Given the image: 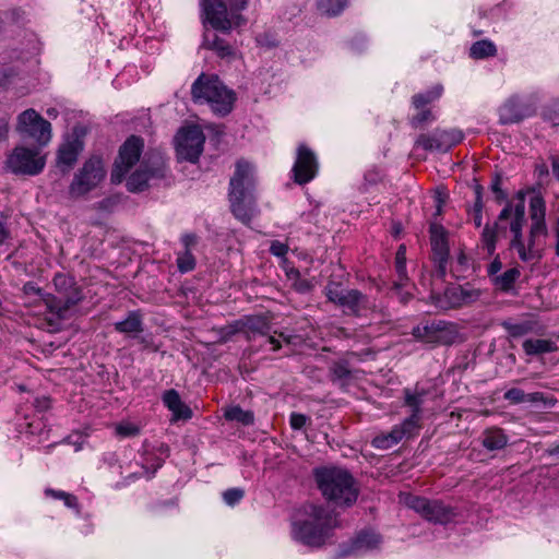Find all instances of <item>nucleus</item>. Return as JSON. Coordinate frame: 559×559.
<instances>
[{
    "mask_svg": "<svg viewBox=\"0 0 559 559\" xmlns=\"http://www.w3.org/2000/svg\"><path fill=\"white\" fill-rule=\"evenodd\" d=\"M469 267V259L463 250H461L451 264V272L456 278L464 277V273Z\"/></svg>",
    "mask_w": 559,
    "mask_h": 559,
    "instance_id": "c03bdc74",
    "label": "nucleus"
},
{
    "mask_svg": "<svg viewBox=\"0 0 559 559\" xmlns=\"http://www.w3.org/2000/svg\"><path fill=\"white\" fill-rule=\"evenodd\" d=\"M480 441L487 451H500L508 445L509 437L502 428L489 427L483 431Z\"/></svg>",
    "mask_w": 559,
    "mask_h": 559,
    "instance_id": "c85d7f7f",
    "label": "nucleus"
},
{
    "mask_svg": "<svg viewBox=\"0 0 559 559\" xmlns=\"http://www.w3.org/2000/svg\"><path fill=\"white\" fill-rule=\"evenodd\" d=\"M206 48L227 62H233L238 58L237 49L217 35H214L212 40L206 39Z\"/></svg>",
    "mask_w": 559,
    "mask_h": 559,
    "instance_id": "c756f323",
    "label": "nucleus"
},
{
    "mask_svg": "<svg viewBox=\"0 0 559 559\" xmlns=\"http://www.w3.org/2000/svg\"><path fill=\"white\" fill-rule=\"evenodd\" d=\"M503 399L511 404L525 403V392L519 388H511L504 392Z\"/></svg>",
    "mask_w": 559,
    "mask_h": 559,
    "instance_id": "3c124183",
    "label": "nucleus"
},
{
    "mask_svg": "<svg viewBox=\"0 0 559 559\" xmlns=\"http://www.w3.org/2000/svg\"><path fill=\"white\" fill-rule=\"evenodd\" d=\"M292 287L299 294H308L313 289L314 284L310 280L300 276L295 283H292Z\"/></svg>",
    "mask_w": 559,
    "mask_h": 559,
    "instance_id": "6e6d98bb",
    "label": "nucleus"
},
{
    "mask_svg": "<svg viewBox=\"0 0 559 559\" xmlns=\"http://www.w3.org/2000/svg\"><path fill=\"white\" fill-rule=\"evenodd\" d=\"M443 93V86L437 84L431 88L417 93L412 97V106L414 108L429 107L430 104L438 100Z\"/></svg>",
    "mask_w": 559,
    "mask_h": 559,
    "instance_id": "473e14b6",
    "label": "nucleus"
},
{
    "mask_svg": "<svg viewBox=\"0 0 559 559\" xmlns=\"http://www.w3.org/2000/svg\"><path fill=\"white\" fill-rule=\"evenodd\" d=\"M497 55L496 45L489 39L475 41L469 48V57L473 59H485Z\"/></svg>",
    "mask_w": 559,
    "mask_h": 559,
    "instance_id": "e433bc0d",
    "label": "nucleus"
},
{
    "mask_svg": "<svg viewBox=\"0 0 559 559\" xmlns=\"http://www.w3.org/2000/svg\"><path fill=\"white\" fill-rule=\"evenodd\" d=\"M502 176L496 173L491 179L490 190L495 194V200L497 203H502L507 201L508 194L502 189Z\"/></svg>",
    "mask_w": 559,
    "mask_h": 559,
    "instance_id": "49530a36",
    "label": "nucleus"
},
{
    "mask_svg": "<svg viewBox=\"0 0 559 559\" xmlns=\"http://www.w3.org/2000/svg\"><path fill=\"white\" fill-rule=\"evenodd\" d=\"M249 0H227L230 16L234 20L235 26L246 24V19L240 14L241 11L246 10Z\"/></svg>",
    "mask_w": 559,
    "mask_h": 559,
    "instance_id": "37998d69",
    "label": "nucleus"
},
{
    "mask_svg": "<svg viewBox=\"0 0 559 559\" xmlns=\"http://www.w3.org/2000/svg\"><path fill=\"white\" fill-rule=\"evenodd\" d=\"M164 405L173 413L174 419H190L192 411L180 399L179 393L175 389H170L163 394Z\"/></svg>",
    "mask_w": 559,
    "mask_h": 559,
    "instance_id": "cd10ccee",
    "label": "nucleus"
},
{
    "mask_svg": "<svg viewBox=\"0 0 559 559\" xmlns=\"http://www.w3.org/2000/svg\"><path fill=\"white\" fill-rule=\"evenodd\" d=\"M352 378V370L349 362L347 360H337L332 364L330 367V379L334 383H340L341 386H344L348 383Z\"/></svg>",
    "mask_w": 559,
    "mask_h": 559,
    "instance_id": "72a5a7b5",
    "label": "nucleus"
},
{
    "mask_svg": "<svg viewBox=\"0 0 559 559\" xmlns=\"http://www.w3.org/2000/svg\"><path fill=\"white\" fill-rule=\"evenodd\" d=\"M86 134L84 127L76 126L73 128V135L71 139L66 140L58 148L57 152V166L66 174L76 163L80 153L83 150L82 136Z\"/></svg>",
    "mask_w": 559,
    "mask_h": 559,
    "instance_id": "6ab92c4d",
    "label": "nucleus"
},
{
    "mask_svg": "<svg viewBox=\"0 0 559 559\" xmlns=\"http://www.w3.org/2000/svg\"><path fill=\"white\" fill-rule=\"evenodd\" d=\"M337 527L340 520L334 511L325 506L311 503L305 508L304 519L292 522L290 535L295 542L319 549L331 542Z\"/></svg>",
    "mask_w": 559,
    "mask_h": 559,
    "instance_id": "f03ea898",
    "label": "nucleus"
},
{
    "mask_svg": "<svg viewBox=\"0 0 559 559\" xmlns=\"http://www.w3.org/2000/svg\"><path fill=\"white\" fill-rule=\"evenodd\" d=\"M245 497V490L239 487H234L225 490L223 492V500L229 507H235Z\"/></svg>",
    "mask_w": 559,
    "mask_h": 559,
    "instance_id": "de8ad7c7",
    "label": "nucleus"
},
{
    "mask_svg": "<svg viewBox=\"0 0 559 559\" xmlns=\"http://www.w3.org/2000/svg\"><path fill=\"white\" fill-rule=\"evenodd\" d=\"M349 289H345L338 282L330 281L324 287V295L330 302L338 306Z\"/></svg>",
    "mask_w": 559,
    "mask_h": 559,
    "instance_id": "79ce46f5",
    "label": "nucleus"
},
{
    "mask_svg": "<svg viewBox=\"0 0 559 559\" xmlns=\"http://www.w3.org/2000/svg\"><path fill=\"white\" fill-rule=\"evenodd\" d=\"M224 417L228 421H237L243 426L254 424V414L251 411H245L240 406H231L224 413Z\"/></svg>",
    "mask_w": 559,
    "mask_h": 559,
    "instance_id": "58836bf2",
    "label": "nucleus"
},
{
    "mask_svg": "<svg viewBox=\"0 0 559 559\" xmlns=\"http://www.w3.org/2000/svg\"><path fill=\"white\" fill-rule=\"evenodd\" d=\"M368 306L367 295L358 289H349L337 307L342 308L347 316L359 317L362 310L368 309Z\"/></svg>",
    "mask_w": 559,
    "mask_h": 559,
    "instance_id": "a878e982",
    "label": "nucleus"
},
{
    "mask_svg": "<svg viewBox=\"0 0 559 559\" xmlns=\"http://www.w3.org/2000/svg\"><path fill=\"white\" fill-rule=\"evenodd\" d=\"M241 326L247 329L246 338L248 341H253L255 335H267L271 330L270 323L259 316L247 317L245 321H241Z\"/></svg>",
    "mask_w": 559,
    "mask_h": 559,
    "instance_id": "7c9ffc66",
    "label": "nucleus"
},
{
    "mask_svg": "<svg viewBox=\"0 0 559 559\" xmlns=\"http://www.w3.org/2000/svg\"><path fill=\"white\" fill-rule=\"evenodd\" d=\"M404 405L411 409V415L403 421L408 423L412 428L419 432L421 420V406L427 394L426 390L415 388L414 390L405 388L403 390Z\"/></svg>",
    "mask_w": 559,
    "mask_h": 559,
    "instance_id": "393cba45",
    "label": "nucleus"
},
{
    "mask_svg": "<svg viewBox=\"0 0 559 559\" xmlns=\"http://www.w3.org/2000/svg\"><path fill=\"white\" fill-rule=\"evenodd\" d=\"M412 335L425 343L451 345L457 337V331L451 322L431 320L414 326Z\"/></svg>",
    "mask_w": 559,
    "mask_h": 559,
    "instance_id": "ddd939ff",
    "label": "nucleus"
},
{
    "mask_svg": "<svg viewBox=\"0 0 559 559\" xmlns=\"http://www.w3.org/2000/svg\"><path fill=\"white\" fill-rule=\"evenodd\" d=\"M195 264V259L191 250H183V252L179 253L177 257V266L182 273L194 270Z\"/></svg>",
    "mask_w": 559,
    "mask_h": 559,
    "instance_id": "a18cd8bd",
    "label": "nucleus"
},
{
    "mask_svg": "<svg viewBox=\"0 0 559 559\" xmlns=\"http://www.w3.org/2000/svg\"><path fill=\"white\" fill-rule=\"evenodd\" d=\"M534 108L518 96L510 97L499 110V119L502 124L518 123L531 117Z\"/></svg>",
    "mask_w": 559,
    "mask_h": 559,
    "instance_id": "5701e85b",
    "label": "nucleus"
},
{
    "mask_svg": "<svg viewBox=\"0 0 559 559\" xmlns=\"http://www.w3.org/2000/svg\"><path fill=\"white\" fill-rule=\"evenodd\" d=\"M523 350L527 356H537L557 350V345L550 340L528 338L523 342Z\"/></svg>",
    "mask_w": 559,
    "mask_h": 559,
    "instance_id": "2f4dec72",
    "label": "nucleus"
},
{
    "mask_svg": "<svg viewBox=\"0 0 559 559\" xmlns=\"http://www.w3.org/2000/svg\"><path fill=\"white\" fill-rule=\"evenodd\" d=\"M382 542L381 536L373 531L359 532L348 545H343L336 555L337 559H342L352 555L364 554L377 549Z\"/></svg>",
    "mask_w": 559,
    "mask_h": 559,
    "instance_id": "412c9836",
    "label": "nucleus"
},
{
    "mask_svg": "<svg viewBox=\"0 0 559 559\" xmlns=\"http://www.w3.org/2000/svg\"><path fill=\"white\" fill-rule=\"evenodd\" d=\"M164 461L165 459L160 457V456H151V455H147L145 457V463H143L142 467L147 471L148 469V466L152 467V472H151V475L148 476V478H152L154 476V474L157 472V469H159L163 464H164Z\"/></svg>",
    "mask_w": 559,
    "mask_h": 559,
    "instance_id": "864d4df0",
    "label": "nucleus"
},
{
    "mask_svg": "<svg viewBox=\"0 0 559 559\" xmlns=\"http://www.w3.org/2000/svg\"><path fill=\"white\" fill-rule=\"evenodd\" d=\"M116 432L118 436L127 438L134 437L140 433V428L133 424H120L116 428Z\"/></svg>",
    "mask_w": 559,
    "mask_h": 559,
    "instance_id": "603ef678",
    "label": "nucleus"
},
{
    "mask_svg": "<svg viewBox=\"0 0 559 559\" xmlns=\"http://www.w3.org/2000/svg\"><path fill=\"white\" fill-rule=\"evenodd\" d=\"M168 173V166L162 155H153L127 179L126 187L129 192L138 193L148 188V181L163 179Z\"/></svg>",
    "mask_w": 559,
    "mask_h": 559,
    "instance_id": "9d476101",
    "label": "nucleus"
},
{
    "mask_svg": "<svg viewBox=\"0 0 559 559\" xmlns=\"http://www.w3.org/2000/svg\"><path fill=\"white\" fill-rule=\"evenodd\" d=\"M19 133L34 139L40 146H45L51 139V124L35 109H26L17 117Z\"/></svg>",
    "mask_w": 559,
    "mask_h": 559,
    "instance_id": "4468645a",
    "label": "nucleus"
},
{
    "mask_svg": "<svg viewBox=\"0 0 559 559\" xmlns=\"http://www.w3.org/2000/svg\"><path fill=\"white\" fill-rule=\"evenodd\" d=\"M435 203H436V211H435L433 216L438 217V216H440L442 214L443 205L445 203V197L443 195L442 192L438 191L435 194Z\"/></svg>",
    "mask_w": 559,
    "mask_h": 559,
    "instance_id": "338daca9",
    "label": "nucleus"
},
{
    "mask_svg": "<svg viewBox=\"0 0 559 559\" xmlns=\"http://www.w3.org/2000/svg\"><path fill=\"white\" fill-rule=\"evenodd\" d=\"M515 211L516 204L513 205L508 201L496 221L485 224L480 234L479 243L481 249L486 251L489 257L495 254L498 240L507 236V223L508 221L510 223L515 217Z\"/></svg>",
    "mask_w": 559,
    "mask_h": 559,
    "instance_id": "9b49d317",
    "label": "nucleus"
},
{
    "mask_svg": "<svg viewBox=\"0 0 559 559\" xmlns=\"http://www.w3.org/2000/svg\"><path fill=\"white\" fill-rule=\"evenodd\" d=\"M545 394L543 392L525 393V403L537 404L545 403Z\"/></svg>",
    "mask_w": 559,
    "mask_h": 559,
    "instance_id": "69168bd1",
    "label": "nucleus"
},
{
    "mask_svg": "<svg viewBox=\"0 0 559 559\" xmlns=\"http://www.w3.org/2000/svg\"><path fill=\"white\" fill-rule=\"evenodd\" d=\"M367 46V39L365 36L362 35H356L352 40H350V48L354 50V51H357V52H360L362 51Z\"/></svg>",
    "mask_w": 559,
    "mask_h": 559,
    "instance_id": "e2e57ef3",
    "label": "nucleus"
},
{
    "mask_svg": "<svg viewBox=\"0 0 559 559\" xmlns=\"http://www.w3.org/2000/svg\"><path fill=\"white\" fill-rule=\"evenodd\" d=\"M396 285L397 280L392 283L391 292L397 296L401 304L406 305L413 298V294L406 290L407 286L409 285V281H403L402 285L399 287H396Z\"/></svg>",
    "mask_w": 559,
    "mask_h": 559,
    "instance_id": "09e8293b",
    "label": "nucleus"
},
{
    "mask_svg": "<svg viewBox=\"0 0 559 559\" xmlns=\"http://www.w3.org/2000/svg\"><path fill=\"white\" fill-rule=\"evenodd\" d=\"M308 419V416H306L305 414L292 413L289 417V424L294 430H299L306 425Z\"/></svg>",
    "mask_w": 559,
    "mask_h": 559,
    "instance_id": "052dcab7",
    "label": "nucleus"
},
{
    "mask_svg": "<svg viewBox=\"0 0 559 559\" xmlns=\"http://www.w3.org/2000/svg\"><path fill=\"white\" fill-rule=\"evenodd\" d=\"M394 266H395V273L397 276L396 287H399L402 285L403 281H409V277H408L407 271H406V246L405 245L399 246L396 253H395Z\"/></svg>",
    "mask_w": 559,
    "mask_h": 559,
    "instance_id": "ea45409f",
    "label": "nucleus"
},
{
    "mask_svg": "<svg viewBox=\"0 0 559 559\" xmlns=\"http://www.w3.org/2000/svg\"><path fill=\"white\" fill-rule=\"evenodd\" d=\"M201 7L210 25L223 33H229L235 25L229 8L224 0H201Z\"/></svg>",
    "mask_w": 559,
    "mask_h": 559,
    "instance_id": "aec40b11",
    "label": "nucleus"
},
{
    "mask_svg": "<svg viewBox=\"0 0 559 559\" xmlns=\"http://www.w3.org/2000/svg\"><path fill=\"white\" fill-rule=\"evenodd\" d=\"M255 192V167L240 158L235 163V170L229 179L228 201L230 212L243 224H249L258 211Z\"/></svg>",
    "mask_w": 559,
    "mask_h": 559,
    "instance_id": "20e7f679",
    "label": "nucleus"
},
{
    "mask_svg": "<svg viewBox=\"0 0 559 559\" xmlns=\"http://www.w3.org/2000/svg\"><path fill=\"white\" fill-rule=\"evenodd\" d=\"M501 326L507 331L509 337L520 338L532 333L535 323L533 321L512 322L511 320H504L501 322Z\"/></svg>",
    "mask_w": 559,
    "mask_h": 559,
    "instance_id": "c9c22d12",
    "label": "nucleus"
},
{
    "mask_svg": "<svg viewBox=\"0 0 559 559\" xmlns=\"http://www.w3.org/2000/svg\"><path fill=\"white\" fill-rule=\"evenodd\" d=\"M365 182L367 185H376L380 181L381 175L378 170H368L364 176Z\"/></svg>",
    "mask_w": 559,
    "mask_h": 559,
    "instance_id": "774afa93",
    "label": "nucleus"
},
{
    "mask_svg": "<svg viewBox=\"0 0 559 559\" xmlns=\"http://www.w3.org/2000/svg\"><path fill=\"white\" fill-rule=\"evenodd\" d=\"M143 148L144 140L139 135H130L122 143L110 174V180L114 185L122 182L130 169L140 160Z\"/></svg>",
    "mask_w": 559,
    "mask_h": 559,
    "instance_id": "1a4fd4ad",
    "label": "nucleus"
},
{
    "mask_svg": "<svg viewBox=\"0 0 559 559\" xmlns=\"http://www.w3.org/2000/svg\"><path fill=\"white\" fill-rule=\"evenodd\" d=\"M405 502L409 509L433 524L447 525L454 522L455 518L459 515L456 508L447 504L440 499H428L426 497L409 495Z\"/></svg>",
    "mask_w": 559,
    "mask_h": 559,
    "instance_id": "0eeeda50",
    "label": "nucleus"
},
{
    "mask_svg": "<svg viewBox=\"0 0 559 559\" xmlns=\"http://www.w3.org/2000/svg\"><path fill=\"white\" fill-rule=\"evenodd\" d=\"M521 272L518 267H511L500 275L492 278L493 285L503 293H509L513 289L515 282L519 280Z\"/></svg>",
    "mask_w": 559,
    "mask_h": 559,
    "instance_id": "f704fd0d",
    "label": "nucleus"
},
{
    "mask_svg": "<svg viewBox=\"0 0 559 559\" xmlns=\"http://www.w3.org/2000/svg\"><path fill=\"white\" fill-rule=\"evenodd\" d=\"M8 168L15 175H38L45 167L44 157L38 156L37 150L15 147L7 159Z\"/></svg>",
    "mask_w": 559,
    "mask_h": 559,
    "instance_id": "dca6fc26",
    "label": "nucleus"
},
{
    "mask_svg": "<svg viewBox=\"0 0 559 559\" xmlns=\"http://www.w3.org/2000/svg\"><path fill=\"white\" fill-rule=\"evenodd\" d=\"M318 168L319 164L314 152L306 144H299L292 168L293 180L297 185H306L314 179Z\"/></svg>",
    "mask_w": 559,
    "mask_h": 559,
    "instance_id": "a211bd4d",
    "label": "nucleus"
},
{
    "mask_svg": "<svg viewBox=\"0 0 559 559\" xmlns=\"http://www.w3.org/2000/svg\"><path fill=\"white\" fill-rule=\"evenodd\" d=\"M289 248L288 245L278 240H274L270 246V253L277 258H285Z\"/></svg>",
    "mask_w": 559,
    "mask_h": 559,
    "instance_id": "4d7b16f0",
    "label": "nucleus"
},
{
    "mask_svg": "<svg viewBox=\"0 0 559 559\" xmlns=\"http://www.w3.org/2000/svg\"><path fill=\"white\" fill-rule=\"evenodd\" d=\"M429 238L432 260L436 263L438 274L443 277L447 274L450 257L448 230L442 224L433 221L429 225Z\"/></svg>",
    "mask_w": 559,
    "mask_h": 559,
    "instance_id": "f3484780",
    "label": "nucleus"
},
{
    "mask_svg": "<svg viewBox=\"0 0 559 559\" xmlns=\"http://www.w3.org/2000/svg\"><path fill=\"white\" fill-rule=\"evenodd\" d=\"M349 0H318V11L329 17L340 15L348 5Z\"/></svg>",
    "mask_w": 559,
    "mask_h": 559,
    "instance_id": "4c0bfd02",
    "label": "nucleus"
},
{
    "mask_svg": "<svg viewBox=\"0 0 559 559\" xmlns=\"http://www.w3.org/2000/svg\"><path fill=\"white\" fill-rule=\"evenodd\" d=\"M23 294L26 295V296H38L40 299H43L45 301V304L47 305V307L49 308V304H50V300L47 298V294L48 293H45L40 287H38L36 285V283L34 282H26L24 285H23Z\"/></svg>",
    "mask_w": 559,
    "mask_h": 559,
    "instance_id": "8fccbe9b",
    "label": "nucleus"
},
{
    "mask_svg": "<svg viewBox=\"0 0 559 559\" xmlns=\"http://www.w3.org/2000/svg\"><path fill=\"white\" fill-rule=\"evenodd\" d=\"M464 134L459 129H436L431 133H421L416 139L415 145L429 152L447 153L453 146L461 143Z\"/></svg>",
    "mask_w": 559,
    "mask_h": 559,
    "instance_id": "2eb2a0df",
    "label": "nucleus"
},
{
    "mask_svg": "<svg viewBox=\"0 0 559 559\" xmlns=\"http://www.w3.org/2000/svg\"><path fill=\"white\" fill-rule=\"evenodd\" d=\"M546 202L540 193H536L530 199V218L531 227L526 243L523 240V226L525 224V203L521 197L516 203L515 217L510 222L509 228L513 237L510 241V248L516 250L519 258L523 262L539 259L540 255L537 246L540 238H546L548 228L545 221Z\"/></svg>",
    "mask_w": 559,
    "mask_h": 559,
    "instance_id": "f257e3e1",
    "label": "nucleus"
},
{
    "mask_svg": "<svg viewBox=\"0 0 559 559\" xmlns=\"http://www.w3.org/2000/svg\"><path fill=\"white\" fill-rule=\"evenodd\" d=\"M141 345L142 350H151V352H157L158 346L154 343L153 336L151 334L142 335L135 337Z\"/></svg>",
    "mask_w": 559,
    "mask_h": 559,
    "instance_id": "bf43d9fd",
    "label": "nucleus"
},
{
    "mask_svg": "<svg viewBox=\"0 0 559 559\" xmlns=\"http://www.w3.org/2000/svg\"><path fill=\"white\" fill-rule=\"evenodd\" d=\"M52 283L59 296L47 294V298L50 300L49 311L56 313L58 318H66L69 309L83 300L82 288L73 276L64 273L55 274Z\"/></svg>",
    "mask_w": 559,
    "mask_h": 559,
    "instance_id": "423d86ee",
    "label": "nucleus"
},
{
    "mask_svg": "<svg viewBox=\"0 0 559 559\" xmlns=\"http://www.w3.org/2000/svg\"><path fill=\"white\" fill-rule=\"evenodd\" d=\"M105 176L106 171L102 158L96 156L88 158L74 175L69 186L70 197L78 199L86 195L103 181Z\"/></svg>",
    "mask_w": 559,
    "mask_h": 559,
    "instance_id": "6e6552de",
    "label": "nucleus"
},
{
    "mask_svg": "<svg viewBox=\"0 0 559 559\" xmlns=\"http://www.w3.org/2000/svg\"><path fill=\"white\" fill-rule=\"evenodd\" d=\"M545 117L554 126H559V100L554 102L546 108Z\"/></svg>",
    "mask_w": 559,
    "mask_h": 559,
    "instance_id": "13d9d810",
    "label": "nucleus"
},
{
    "mask_svg": "<svg viewBox=\"0 0 559 559\" xmlns=\"http://www.w3.org/2000/svg\"><path fill=\"white\" fill-rule=\"evenodd\" d=\"M199 237L195 234H185L181 236V242L185 250H191V247L198 243Z\"/></svg>",
    "mask_w": 559,
    "mask_h": 559,
    "instance_id": "0e129e2a",
    "label": "nucleus"
},
{
    "mask_svg": "<svg viewBox=\"0 0 559 559\" xmlns=\"http://www.w3.org/2000/svg\"><path fill=\"white\" fill-rule=\"evenodd\" d=\"M191 98L195 104H207L214 115L226 117L235 106L237 96L216 74L201 73L191 85Z\"/></svg>",
    "mask_w": 559,
    "mask_h": 559,
    "instance_id": "39448f33",
    "label": "nucleus"
},
{
    "mask_svg": "<svg viewBox=\"0 0 559 559\" xmlns=\"http://www.w3.org/2000/svg\"><path fill=\"white\" fill-rule=\"evenodd\" d=\"M242 330L241 320L235 321L233 324L223 329L225 334L222 336V342H227L233 335Z\"/></svg>",
    "mask_w": 559,
    "mask_h": 559,
    "instance_id": "680f3d73",
    "label": "nucleus"
},
{
    "mask_svg": "<svg viewBox=\"0 0 559 559\" xmlns=\"http://www.w3.org/2000/svg\"><path fill=\"white\" fill-rule=\"evenodd\" d=\"M483 295V290L466 283L445 289L444 296L452 308H461L476 302Z\"/></svg>",
    "mask_w": 559,
    "mask_h": 559,
    "instance_id": "b1692460",
    "label": "nucleus"
},
{
    "mask_svg": "<svg viewBox=\"0 0 559 559\" xmlns=\"http://www.w3.org/2000/svg\"><path fill=\"white\" fill-rule=\"evenodd\" d=\"M417 112L409 118V124L414 129H420L436 120L429 107L414 108Z\"/></svg>",
    "mask_w": 559,
    "mask_h": 559,
    "instance_id": "a19ab883",
    "label": "nucleus"
},
{
    "mask_svg": "<svg viewBox=\"0 0 559 559\" xmlns=\"http://www.w3.org/2000/svg\"><path fill=\"white\" fill-rule=\"evenodd\" d=\"M313 480L322 498L334 509L352 508L360 488L353 474L338 466H319L312 471Z\"/></svg>",
    "mask_w": 559,
    "mask_h": 559,
    "instance_id": "7ed1b4c3",
    "label": "nucleus"
},
{
    "mask_svg": "<svg viewBox=\"0 0 559 559\" xmlns=\"http://www.w3.org/2000/svg\"><path fill=\"white\" fill-rule=\"evenodd\" d=\"M418 435V431L402 421L392 427L388 432H381L371 440V445L378 450H389L400 443L403 439H409Z\"/></svg>",
    "mask_w": 559,
    "mask_h": 559,
    "instance_id": "4be33fe9",
    "label": "nucleus"
},
{
    "mask_svg": "<svg viewBox=\"0 0 559 559\" xmlns=\"http://www.w3.org/2000/svg\"><path fill=\"white\" fill-rule=\"evenodd\" d=\"M11 238V230L8 227V216L0 211V248Z\"/></svg>",
    "mask_w": 559,
    "mask_h": 559,
    "instance_id": "5fc2aeb1",
    "label": "nucleus"
},
{
    "mask_svg": "<svg viewBox=\"0 0 559 559\" xmlns=\"http://www.w3.org/2000/svg\"><path fill=\"white\" fill-rule=\"evenodd\" d=\"M175 142L178 160L195 164L203 153L205 135L200 127L189 126L177 132Z\"/></svg>",
    "mask_w": 559,
    "mask_h": 559,
    "instance_id": "f8f14e48",
    "label": "nucleus"
},
{
    "mask_svg": "<svg viewBox=\"0 0 559 559\" xmlns=\"http://www.w3.org/2000/svg\"><path fill=\"white\" fill-rule=\"evenodd\" d=\"M114 329L118 333L127 334L133 338L138 337V334L144 330L142 312L140 310L129 311L123 320L114 323Z\"/></svg>",
    "mask_w": 559,
    "mask_h": 559,
    "instance_id": "bb28decb",
    "label": "nucleus"
}]
</instances>
